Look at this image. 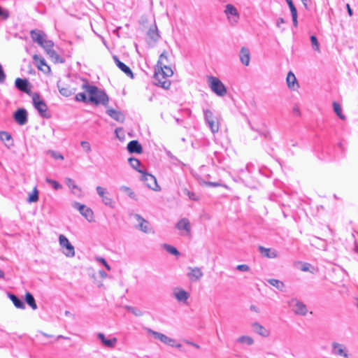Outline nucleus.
Returning <instances> with one entry per match:
<instances>
[{
  "mask_svg": "<svg viewBox=\"0 0 358 358\" xmlns=\"http://www.w3.org/2000/svg\"><path fill=\"white\" fill-rule=\"evenodd\" d=\"M31 37L34 42H36L41 47H45L43 45V38L41 32L36 30L31 31Z\"/></svg>",
  "mask_w": 358,
  "mask_h": 358,
  "instance_id": "32",
  "label": "nucleus"
},
{
  "mask_svg": "<svg viewBox=\"0 0 358 358\" xmlns=\"http://www.w3.org/2000/svg\"><path fill=\"white\" fill-rule=\"evenodd\" d=\"M80 145L87 153H89L91 152V146H90V144L89 142L81 141Z\"/></svg>",
  "mask_w": 358,
  "mask_h": 358,
  "instance_id": "58",
  "label": "nucleus"
},
{
  "mask_svg": "<svg viewBox=\"0 0 358 358\" xmlns=\"http://www.w3.org/2000/svg\"><path fill=\"white\" fill-rule=\"evenodd\" d=\"M15 87L21 92L29 94L31 93V85L28 80L17 78L15 81Z\"/></svg>",
  "mask_w": 358,
  "mask_h": 358,
  "instance_id": "14",
  "label": "nucleus"
},
{
  "mask_svg": "<svg viewBox=\"0 0 358 358\" xmlns=\"http://www.w3.org/2000/svg\"><path fill=\"white\" fill-rule=\"evenodd\" d=\"M25 301L33 310H36L37 308V306H36L35 299L31 293H29V292L26 293Z\"/></svg>",
  "mask_w": 358,
  "mask_h": 358,
  "instance_id": "40",
  "label": "nucleus"
},
{
  "mask_svg": "<svg viewBox=\"0 0 358 358\" xmlns=\"http://www.w3.org/2000/svg\"><path fill=\"white\" fill-rule=\"evenodd\" d=\"M145 329L148 334L152 335L155 339L159 340V338H160V336L162 335V333L155 331L150 328L146 327V328H145Z\"/></svg>",
  "mask_w": 358,
  "mask_h": 358,
  "instance_id": "57",
  "label": "nucleus"
},
{
  "mask_svg": "<svg viewBox=\"0 0 358 358\" xmlns=\"http://www.w3.org/2000/svg\"><path fill=\"white\" fill-rule=\"evenodd\" d=\"M33 62L38 70L43 71V66H45V59L43 57L35 54L33 55Z\"/></svg>",
  "mask_w": 358,
  "mask_h": 358,
  "instance_id": "34",
  "label": "nucleus"
},
{
  "mask_svg": "<svg viewBox=\"0 0 358 358\" xmlns=\"http://www.w3.org/2000/svg\"><path fill=\"white\" fill-rule=\"evenodd\" d=\"M0 140L8 148H10L14 145L12 136L7 131H0Z\"/></svg>",
  "mask_w": 358,
  "mask_h": 358,
  "instance_id": "21",
  "label": "nucleus"
},
{
  "mask_svg": "<svg viewBox=\"0 0 358 358\" xmlns=\"http://www.w3.org/2000/svg\"><path fill=\"white\" fill-rule=\"evenodd\" d=\"M224 13L231 24H235L239 20V13L236 8L232 4H227L225 6Z\"/></svg>",
  "mask_w": 358,
  "mask_h": 358,
  "instance_id": "11",
  "label": "nucleus"
},
{
  "mask_svg": "<svg viewBox=\"0 0 358 358\" xmlns=\"http://www.w3.org/2000/svg\"><path fill=\"white\" fill-rule=\"evenodd\" d=\"M126 309L134 314L135 316H142L143 314L140 309L133 306H127Z\"/></svg>",
  "mask_w": 358,
  "mask_h": 358,
  "instance_id": "49",
  "label": "nucleus"
},
{
  "mask_svg": "<svg viewBox=\"0 0 358 358\" xmlns=\"http://www.w3.org/2000/svg\"><path fill=\"white\" fill-rule=\"evenodd\" d=\"M98 195L101 198L102 202L110 207L113 206V200L107 194H108L106 189L101 186H97L96 188Z\"/></svg>",
  "mask_w": 358,
  "mask_h": 358,
  "instance_id": "15",
  "label": "nucleus"
},
{
  "mask_svg": "<svg viewBox=\"0 0 358 358\" xmlns=\"http://www.w3.org/2000/svg\"><path fill=\"white\" fill-rule=\"evenodd\" d=\"M97 338L101 340V343L108 348H114L117 343V338L113 337L110 339H107L103 333H99Z\"/></svg>",
  "mask_w": 358,
  "mask_h": 358,
  "instance_id": "23",
  "label": "nucleus"
},
{
  "mask_svg": "<svg viewBox=\"0 0 358 358\" xmlns=\"http://www.w3.org/2000/svg\"><path fill=\"white\" fill-rule=\"evenodd\" d=\"M65 182L66 185L69 187V189H71V192L74 195L77 196H81V189L78 185H76L73 180H72L70 178H66L65 179Z\"/></svg>",
  "mask_w": 358,
  "mask_h": 358,
  "instance_id": "22",
  "label": "nucleus"
},
{
  "mask_svg": "<svg viewBox=\"0 0 358 358\" xmlns=\"http://www.w3.org/2000/svg\"><path fill=\"white\" fill-rule=\"evenodd\" d=\"M176 228L178 230H184L185 232V235H189L191 231L190 223L187 218L181 219L177 224ZM181 235H185L184 233H181Z\"/></svg>",
  "mask_w": 358,
  "mask_h": 358,
  "instance_id": "17",
  "label": "nucleus"
},
{
  "mask_svg": "<svg viewBox=\"0 0 358 358\" xmlns=\"http://www.w3.org/2000/svg\"><path fill=\"white\" fill-rule=\"evenodd\" d=\"M159 340L162 342L164 344H166L171 347H176L177 348L180 349L182 348V345L180 343H176V341L171 338H169V336H166L165 334H162Z\"/></svg>",
  "mask_w": 358,
  "mask_h": 358,
  "instance_id": "27",
  "label": "nucleus"
},
{
  "mask_svg": "<svg viewBox=\"0 0 358 358\" xmlns=\"http://www.w3.org/2000/svg\"><path fill=\"white\" fill-rule=\"evenodd\" d=\"M285 22V20L282 17H279L277 20L276 25L278 27H280L281 24H284Z\"/></svg>",
  "mask_w": 358,
  "mask_h": 358,
  "instance_id": "64",
  "label": "nucleus"
},
{
  "mask_svg": "<svg viewBox=\"0 0 358 358\" xmlns=\"http://www.w3.org/2000/svg\"><path fill=\"white\" fill-rule=\"evenodd\" d=\"M189 269L191 270V272L187 274L188 277L190 280H199L203 276V272L198 267L191 268L189 267Z\"/></svg>",
  "mask_w": 358,
  "mask_h": 358,
  "instance_id": "30",
  "label": "nucleus"
},
{
  "mask_svg": "<svg viewBox=\"0 0 358 358\" xmlns=\"http://www.w3.org/2000/svg\"><path fill=\"white\" fill-rule=\"evenodd\" d=\"M160 36L156 24L151 26L148 31V38L150 42L156 43Z\"/></svg>",
  "mask_w": 358,
  "mask_h": 358,
  "instance_id": "20",
  "label": "nucleus"
},
{
  "mask_svg": "<svg viewBox=\"0 0 358 358\" xmlns=\"http://www.w3.org/2000/svg\"><path fill=\"white\" fill-rule=\"evenodd\" d=\"M120 190L127 194L131 199L137 201L138 198L134 192L129 187L122 185L120 187Z\"/></svg>",
  "mask_w": 358,
  "mask_h": 358,
  "instance_id": "39",
  "label": "nucleus"
},
{
  "mask_svg": "<svg viewBox=\"0 0 358 358\" xmlns=\"http://www.w3.org/2000/svg\"><path fill=\"white\" fill-rule=\"evenodd\" d=\"M288 6H289L290 12H291L293 25L294 27H298L297 10H296L294 3H291L290 5H288Z\"/></svg>",
  "mask_w": 358,
  "mask_h": 358,
  "instance_id": "37",
  "label": "nucleus"
},
{
  "mask_svg": "<svg viewBox=\"0 0 358 358\" xmlns=\"http://www.w3.org/2000/svg\"><path fill=\"white\" fill-rule=\"evenodd\" d=\"M8 297L17 308H25V304L23 299L19 298L18 296L13 294H8Z\"/></svg>",
  "mask_w": 358,
  "mask_h": 358,
  "instance_id": "29",
  "label": "nucleus"
},
{
  "mask_svg": "<svg viewBox=\"0 0 358 358\" xmlns=\"http://www.w3.org/2000/svg\"><path fill=\"white\" fill-rule=\"evenodd\" d=\"M82 89L88 94L89 103L96 106L101 104L104 106L108 104L109 98L104 90L99 89L95 85H90L88 83L83 84Z\"/></svg>",
  "mask_w": 358,
  "mask_h": 358,
  "instance_id": "1",
  "label": "nucleus"
},
{
  "mask_svg": "<svg viewBox=\"0 0 358 358\" xmlns=\"http://www.w3.org/2000/svg\"><path fill=\"white\" fill-rule=\"evenodd\" d=\"M72 207L77 209L88 222H91L94 221V213L90 208L77 201L72 203Z\"/></svg>",
  "mask_w": 358,
  "mask_h": 358,
  "instance_id": "6",
  "label": "nucleus"
},
{
  "mask_svg": "<svg viewBox=\"0 0 358 358\" xmlns=\"http://www.w3.org/2000/svg\"><path fill=\"white\" fill-rule=\"evenodd\" d=\"M38 199V192L34 189L32 193L29 195L27 201L29 203L36 202Z\"/></svg>",
  "mask_w": 358,
  "mask_h": 358,
  "instance_id": "56",
  "label": "nucleus"
},
{
  "mask_svg": "<svg viewBox=\"0 0 358 358\" xmlns=\"http://www.w3.org/2000/svg\"><path fill=\"white\" fill-rule=\"evenodd\" d=\"M46 154H48L50 155V157L53 159H55V160H63L64 159V156L57 152V151H54V150H48V152H46Z\"/></svg>",
  "mask_w": 358,
  "mask_h": 358,
  "instance_id": "48",
  "label": "nucleus"
},
{
  "mask_svg": "<svg viewBox=\"0 0 358 358\" xmlns=\"http://www.w3.org/2000/svg\"><path fill=\"white\" fill-rule=\"evenodd\" d=\"M310 42H311L313 48L316 51H319L320 44H319L317 38L315 36L312 35L310 36Z\"/></svg>",
  "mask_w": 358,
  "mask_h": 358,
  "instance_id": "54",
  "label": "nucleus"
},
{
  "mask_svg": "<svg viewBox=\"0 0 358 358\" xmlns=\"http://www.w3.org/2000/svg\"><path fill=\"white\" fill-rule=\"evenodd\" d=\"M155 69H157V71L169 77L172 76L173 73L171 68L169 67L166 64H164V66H157Z\"/></svg>",
  "mask_w": 358,
  "mask_h": 358,
  "instance_id": "35",
  "label": "nucleus"
},
{
  "mask_svg": "<svg viewBox=\"0 0 358 358\" xmlns=\"http://www.w3.org/2000/svg\"><path fill=\"white\" fill-rule=\"evenodd\" d=\"M46 182L50 185L55 190H57L62 187V185L60 183L52 179L46 178Z\"/></svg>",
  "mask_w": 358,
  "mask_h": 358,
  "instance_id": "51",
  "label": "nucleus"
},
{
  "mask_svg": "<svg viewBox=\"0 0 358 358\" xmlns=\"http://www.w3.org/2000/svg\"><path fill=\"white\" fill-rule=\"evenodd\" d=\"M331 354L337 356H341L345 358H349V355L346 347L341 343L333 342L331 344Z\"/></svg>",
  "mask_w": 358,
  "mask_h": 358,
  "instance_id": "13",
  "label": "nucleus"
},
{
  "mask_svg": "<svg viewBox=\"0 0 358 358\" xmlns=\"http://www.w3.org/2000/svg\"><path fill=\"white\" fill-rule=\"evenodd\" d=\"M164 248L170 254L176 256L180 255L179 251L175 247L169 245V244H164Z\"/></svg>",
  "mask_w": 358,
  "mask_h": 358,
  "instance_id": "47",
  "label": "nucleus"
},
{
  "mask_svg": "<svg viewBox=\"0 0 358 358\" xmlns=\"http://www.w3.org/2000/svg\"><path fill=\"white\" fill-rule=\"evenodd\" d=\"M183 193L187 195L189 199L192 200V201H197L199 200V198L198 196L196 195V194L193 192H191L189 190H188L187 189H183Z\"/></svg>",
  "mask_w": 358,
  "mask_h": 358,
  "instance_id": "55",
  "label": "nucleus"
},
{
  "mask_svg": "<svg viewBox=\"0 0 358 358\" xmlns=\"http://www.w3.org/2000/svg\"><path fill=\"white\" fill-rule=\"evenodd\" d=\"M311 266V265L308 263H304L303 264L301 268V270L302 271H308L310 270V267Z\"/></svg>",
  "mask_w": 358,
  "mask_h": 358,
  "instance_id": "63",
  "label": "nucleus"
},
{
  "mask_svg": "<svg viewBox=\"0 0 358 358\" xmlns=\"http://www.w3.org/2000/svg\"><path fill=\"white\" fill-rule=\"evenodd\" d=\"M288 6H289L290 12H291L293 25L294 27H298L297 10H296L294 3H291L290 5H288Z\"/></svg>",
  "mask_w": 358,
  "mask_h": 358,
  "instance_id": "38",
  "label": "nucleus"
},
{
  "mask_svg": "<svg viewBox=\"0 0 358 358\" xmlns=\"http://www.w3.org/2000/svg\"><path fill=\"white\" fill-rule=\"evenodd\" d=\"M258 250L264 257L271 259L276 258L278 257V252L275 250L266 248L263 246H259Z\"/></svg>",
  "mask_w": 358,
  "mask_h": 358,
  "instance_id": "25",
  "label": "nucleus"
},
{
  "mask_svg": "<svg viewBox=\"0 0 358 358\" xmlns=\"http://www.w3.org/2000/svg\"><path fill=\"white\" fill-rule=\"evenodd\" d=\"M203 116L205 122L210 129L213 134H215L219 131L218 117L210 109H203Z\"/></svg>",
  "mask_w": 358,
  "mask_h": 358,
  "instance_id": "3",
  "label": "nucleus"
},
{
  "mask_svg": "<svg viewBox=\"0 0 358 358\" xmlns=\"http://www.w3.org/2000/svg\"><path fill=\"white\" fill-rule=\"evenodd\" d=\"M34 108L38 111L41 117H45V101L32 103Z\"/></svg>",
  "mask_w": 358,
  "mask_h": 358,
  "instance_id": "36",
  "label": "nucleus"
},
{
  "mask_svg": "<svg viewBox=\"0 0 358 358\" xmlns=\"http://www.w3.org/2000/svg\"><path fill=\"white\" fill-rule=\"evenodd\" d=\"M167 63H168V58L166 55V52H164L159 55L157 66H161V65L164 66V64H167Z\"/></svg>",
  "mask_w": 358,
  "mask_h": 358,
  "instance_id": "52",
  "label": "nucleus"
},
{
  "mask_svg": "<svg viewBox=\"0 0 358 358\" xmlns=\"http://www.w3.org/2000/svg\"><path fill=\"white\" fill-rule=\"evenodd\" d=\"M59 49L55 47L52 41L46 40V54L54 63H64V59L60 55Z\"/></svg>",
  "mask_w": 358,
  "mask_h": 358,
  "instance_id": "4",
  "label": "nucleus"
},
{
  "mask_svg": "<svg viewBox=\"0 0 358 358\" xmlns=\"http://www.w3.org/2000/svg\"><path fill=\"white\" fill-rule=\"evenodd\" d=\"M129 163L130 164V166L135 170H136L137 171H138L139 173H143V170L140 169V166H141V162L136 159V158H134V157H131L129 159Z\"/></svg>",
  "mask_w": 358,
  "mask_h": 358,
  "instance_id": "41",
  "label": "nucleus"
},
{
  "mask_svg": "<svg viewBox=\"0 0 358 358\" xmlns=\"http://www.w3.org/2000/svg\"><path fill=\"white\" fill-rule=\"evenodd\" d=\"M6 76L3 71V67L0 64V83H3L5 82Z\"/></svg>",
  "mask_w": 358,
  "mask_h": 358,
  "instance_id": "60",
  "label": "nucleus"
},
{
  "mask_svg": "<svg viewBox=\"0 0 358 358\" xmlns=\"http://www.w3.org/2000/svg\"><path fill=\"white\" fill-rule=\"evenodd\" d=\"M59 91L60 94L64 96H70L73 94L75 93L76 90L75 89H70L69 87H59Z\"/></svg>",
  "mask_w": 358,
  "mask_h": 358,
  "instance_id": "45",
  "label": "nucleus"
},
{
  "mask_svg": "<svg viewBox=\"0 0 358 358\" xmlns=\"http://www.w3.org/2000/svg\"><path fill=\"white\" fill-rule=\"evenodd\" d=\"M267 282L272 286L275 287L278 289L282 291L285 287L284 283L277 279H268Z\"/></svg>",
  "mask_w": 358,
  "mask_h": 358,
  "instance_id": "44",
  "label": "nucleus"
},
{
  "mask_svg": "<svg viewBox=\"0 0 358 358\" xmlns=\"http://www.w3.org/2000/svg\"><path fill=\"white\" fill-rule=\"evenodd\" d=\"M28 95L31 96L32 103L43 101V99L38 92H31V93L29 94Z\"/></svg>",
  "mask_w": 358,
  "mask_h": 358,
  "instance_id": "53",
  "label": "nucleus"
},
{
  "mask_svg": "<svg viewBox=\"0 0 358 358\" xmlns=\"http://www.w3.org/2000/svg\"><path fill=\"white\" fill-rule=\"evenodd\" d=\"M113 59L117 65V66L122 71L124 72L128 77L133 78H134V73L131 69L127 66L125 64L122 62L117 56L113 55Z\"/></svg>",
  "mask_w": 358,
  "mask_h": 358,
  "instance_id": "16",
  "label": "nucleus"
},
{
  "mask_svg": "<svg viewBox=\"0 0 358 358\" xmlns=\"http://www.w3.org/2000/svg\"><path fill=\"white\" fill-rule=\"evenodd\" d=\"M77 101H81L83 103H89L88 98L85 92H80L76 95L75 97Z\"/></svg>",
  "mask_w": 358,
  "mask_h": 358,
  "instance_id": "50",
  "label": "nucleus"
},
{
  "mask_svg": "<svg viewBox=\"0 0 358 358\" xmlns=\"http://www.w3.org/2000/svg\"><path fill=\"white\" fill-rule=\"evenodd\" d=\"M96 260L99 262L101 263L108 271H110L111 268H110V265L107 263V262L106 261V259L104 258H103V257H98L96 259Z\"/></svg>",
  "mask_w": 358,
  "mask_h": 358,
  "instance_id": "59",
  "label": "nucleus"
},
{
  "mask_svg": "<svg viewBox=\"0 0 358 358\" xmlns=\"http://www.w3.org/2000/svg\"><path fill=\"white\" fill-rule=\"evenodd\" d=\"M141 173V180L148 187L155 191H159L160 189V187L157 184V179L154 176L145 171H143V173Z\"/></svg>",
  "mask_w": 358,
  "mask_h": 358,
  "instance_id": "9",
  "label": "nucleus"
},
{
  "mask_svg": "<svg viewBox=\"0 0 358 358\" xmlns=\"http://www.w3.org/2000/svg\"><path fill=\"white\" fill-rule=\"evenodd\" d=\"M106 113L111 118L116 120L117 122H123L125 120L124 114L122 112L116 110L115 109L108 108L106 110Z\"/></svg>",
  "mask_w": 358,
  "mask_h": 358,
  "instance_id": "18",
  "label": "nucleus"
},
{
  "mask_svg": "<svg viewBox=\"0 0 358 358\" xmlns=\"http://www.w3.org/2000/svg\"><path fill=\"white\" fill-rule=\"evenodd\" d=\"M333 108H334V113L339 117L340 119L345 120V116L344 115H343L342 108L339 103L334 101L333 103Z\"/></svg>",
  "mask_w": 358,
  "mask_h": 358,
  "instance_id": "43",
  "label": "nucleus"
},
{
  "mask_svg": "<svg viewBox=\"0 0 358 358\" xmlns=\"http://www.w3.org/2000/svg\"><path fill=\"white\" fill-rule=\"evenodd\" d=\"M127 150L130 153L140 154L143 152V148L138 141L133 140L127 144Z\"/></svg>",
  "mask_w": 358,
  "mask_h": 358,
  "instance_id": "19",
  "label": "nucleus"
},
{
  "mask_svg": "<svg viewBox=\"0 0 358 358\" xmlns=\"http://www.w3.org/2000/svg\"><path fill=\"white\" fill-rule=\"evenodd\" d=\"M166 155L169 157L170 162L175 166L183 164L176 157H175L170 151L166 152Z\"/></svg>",
  "mask_w": 358,
  "mask_h": 358,
  "instance_id": "46",
  "label": "nucleus"
},
{
  "mask_svg": "<svg viewBox=\"0 0 358 358\" xmlns=\"http://www.w3.org/2000/svg\"><path fill=\"white\" fill-rule=\"evenodd\" d=\"M169 76H166L164 74L157 71V69H155L153 83L155 85L167 90L171 85V81L169 80Z\"/></svg>",
  "mask_w": 358,
  "mask_h": 358,
  "instance_id": "8",
  "label": "nucleus"
},
{
  "mask_svg": "<svg viewBox=\"0 0 358 358\" xmlns=\"http://www.w3.org/2000/svg\"><path fill=\"white\" fill-rule=\"evenodd\" d=\"M236 269L240 271H248L250 270V267L247 264H240L236 266Z\"/></svg>",
  "mask_w": 358,
  "mask_h": 358,
  "instance_id": "61",
  "label": "nucleus"
},
{
  "mask_svg": "<svg viewBox=\"0 0 358 358\" xmlns=\"http://www.w3.org/2000/svg\"><path fill=\"white\" fill-rule=\"evenodd\" d=\"M253 330L257 333L258 334L267 337L269 335V332L267 329H266L262 325L259 323H254L252 325Z\"/></svg>",
  "mask_w": 358,
  "mask_h": 358,
  "instance_id": "33",
  "label": "nucleus"
},
{
  "mask_svg": "<svg viewBox=\"0 0 358 358\" xmlns=\"http://www.w3.org/2000/svg\"><path fill=\"white\" fill-rule=\"evenodd\" d=\"M286 80H287V86L289 87V88L294 90L295 87H299L297 80H296L294 74L292 71H289L288 73Z\"/></svg>",
  "mask_w": 358,
  "mask_h": 358,
  "instance_id": "31",
  "label": "nucleus"
},
{
  "mask_svg": "<svg viewBox=\"0 0 358 358\" xmlns=\"http://www.w3.org/2000/svg\"><path fill=\"white\" fill-rule=\"evenodd\" d=\"M208 83L212 92L217 96H224L227 94V88L218 78L215 76H208Z\"/></svg>",
  "mask_w": 358,
  "mask_h": 358,
  "instance_id": "2",
  "label": "nucleus"
},
{
  "mask_svg": "<svg viewBox=\"0 0 358 358\" xmlns=\"http://www.w3.org/2000/svg\"><path fill=\"white\" fill-rule=\"evenodd\" d=\"M13 118L17 124L25 125L28 122V112L24 108H17L13 113Z\"/></svg>",
  "mask_w": 358,
  "mask_h": 358,
  "instance_id": "10",
  "label": "nucleus"
},
{
  "mask_svg": "<svg viewBox=\"0 0 358 358\" xmlns=\"http://www.w3.org/2000/svg\"><path fill=\"white\" fill-rule=\"evenodd\" d=\"M59 245L63 249V253L68 257L75 256V249L73 245L69 242V239L63 234L59 236Z\"/></svg>",
  "mask_w": 358,
  "mask_h": 358,
  "instance_id": "5",
  "label": "nucleus"
},
{
  "mask_svg": "<svg viewBox=\"0 0 358 358\" xmlns=\"http://www.w3.org/2000/svg\"><path fill=\"white\" fill-rule=\"evenodd\" d=\"M289 306L296 315H306L308 313L306 306L296 299H292L289 301Z\"/></svg>",
  "mask_w": 358,
  "mask_h": 358,
  "instance_id": "7",
  "label": "nucleus"
},
{
  "mask_svg": "<svg viewBox=\"0 0 358 358\" xmlns=\"http://www.w3.org/2000/svg\"><path fill=\"white\" fill-rule=\"evenodd\" d=\"M133 217L136 222V229L143 231L144 233H149L151 231L149 222L147 220H145L143 217H142L140 215L134 214Z\"/></svg>",
  "mask_w": 358,
  "mask_h": 358,
  "instance_id": "12",
  "label": "nucleus"
},
{
  "mask_svg": "<svg viewBox=\"0 0 358 358\" xmlns=\"http://www.w3.org/2000/svg\"><path fill=\"white\" fill-rule=\"evenodd\" d=\"M0 17L3 19L6 20L9 17V13L6 10H3L0 7Z\"/></svg>",
  "mask_w": 358,
  "mask_h": 358,
  "instance_id": "62",
  "label": "nucleus"
},
{
  "mask_svg": "<svg viewBox=\"0 0 358 358\" xmlns=\"http://www.w3.org/2000/svg\"><path fill=\"white\" fill-rule=\"evenodd\" d=\"M236 341L239 343L247 344L248 345H251L254 343L252 338L248 336H242L239 337Z\"/></svg>",
  "mask_w": 358,
  "mask_h": 358,
  "instance_id": "42",
  "label": "nucleus"
},
{
  "mask_svg": "<svg viewBox=\"0 0 358 358\" xmlns=\"http://www.w3.org/2000/svg\"><path fill=\"white\" fill-rule=\"evenodd\" d=\"M240 59L243 64L248 66L250 60V51L247 48L243 47L240 51Z\"/></svg>",
  "mask_w": 358,
  "mask_h": 358,
  "instance_id": "24",
  "label": "nucleus"
},
{
  "mask_svg": "<svg viewBox=\"0 0 358 358\" xmlns=\"http://www.w3.org/2000/svg\"><path fill=\"white\" fill-rule=\"evenodd\" d=\"M159 340L162 342L164 344H166L171 347H176L177 348L180 349L182 348V345L180 343H176V341L171 338H169V336H166L165 334H162Z\"/></svg>",
  "mask_w": 358,
  "mask_h": 358,
  "instance_id": "28",
  "label": "nucleus"
},
{
  "mask_svg": "<svg viewBox=\"0 0 358 358\" xmlns=\"http://www.w3.org/2000/svg\"><path fill=\"white\" fill-rule=\"evenodd\" d=\"M174 296L176 299L180 302H187L189 295L182 289H177L174 291Z\"/></svg>",
  "mask_w": 358,
  "mask_h": 358,
  "instance_id": "26",
  "label": "nucleus"
}]
</instances>
